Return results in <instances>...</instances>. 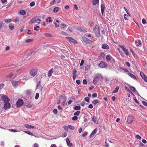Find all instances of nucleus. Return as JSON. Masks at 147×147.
I'll use <instances>...</instances> for the list:
<instances>
[{
    "label": "nucleus",
    "instance_id": "obj_40",
    "mask_svg": "<svg viewBox=\"0 0 147 147\" xmlns=\"http://www.w3.org/2000/svg\"><path fill=\"white\" fill-rule=\"evenodd\" d=\"M35 17V18H36V19L37 22V21H39V22H40L41 21L40 17V16H36Z\"/></svg>",
    "mask_w": 147,
    "mask_h": 147
},
{
    "label": "nucleus",
    "instance_id": "obj_33",
    "mask_svg": "<svg viewBox=\"0 0 147 147\" xmlns=\"http://www.w3.org/2000/svg\"><path fill=\"white\" fill-rule=\"evenodd\" d=\"M20 14L23 15H25L26 14V11L24 10H22L20 12Z\"/></svg>",
    "mask_w": 147,
    "mask_h": 147
},
{
    "label": "nucleus",
    "instance_id": "obj_10",
    "mask_svg": "<svg viewBox=\"0 0 147 147\" xmlns=\"http://www.w3.org/2000/svg\"><path fill=\"white\" fill-rule=\"evenodd\" d=\"M100 7H101V13L102 15H103L104 12V10L105 8V4L103 2H102V3H101V6H100Z\"/></svg>",
    "mask_w": 147,
    "mask_h": 147
},
{
    "label": "nucleus",
    "instance_id": "obj_63",
    "mask_svg": "<svg viewBox=\"0 0 147 147\" xmlns=\"http://www.w3.org/2000/svg\"><path fill=\"white\" fill-rule=\"evenodd\" d=\"M128 16L126 14L124 15V18L126 20H127L128 19L127 18V17H128Z\"/></svg>",
    "mask_w": 147,
    "mask_h": 147
},
{
    "label": "nucleus",
    "instance_id": "obj_3",
    "mask_svg": "<svg viewBox=\"0 0 147 147\" xmlns=\"http://www.w3.org/2000/svg\"><path fill=\"white\" fill-rule=\"evenodd\" d=\"M65 38L66 39L68 40L70 43L72 42L74 44H76L77 43V42L71 37H66Z\"/></svg>",
    "mask_w": 147,
    "mask_h": 147
},
{
    "label": "nucleus",
    "instance_id": "obj_5",
    "mask_svg": "<svg viewBox=\"0 0 147 147\" xmlns=\"http://www.w3.org/2000/svg\"><path fill=\"white\" fill-rule=\"evenodd\" d=\"M11 107V105L9 103V102H4L3 106V108L5 110H7L9 109Z\"/></svg>",
    "mask_w": 147,
    "mask_h": 147
},
{
    "label": "nucleus",
    "instance_id": "obj_34",
    "mask_svg": "<svg viewBox=\"0 0 147 147\" xmlns=\"http://www.w3.org/2000/svg\"><path fill=\"white\" fill-rule=\"evenodd\" d=\"M59 10V8L58 7H55L53 9V11L54 13H57Z\"/></svg>",
    "mask_w": 147,
    "mask_h": 147
},
{
    "label": "nucleus",
    "instance_id": "obj_57",
    "mask_svg": "<svg viewBox=\"0 0 147 147\" xmlns=\"http://www.w3.org/2000/svg\"><path fill=\"white\" fill-rule=\"evenodd\" d=\"M142 22L144 24H146V20L144 18H143L142 20Z\"/></svg>",
    "mask_w": 147,
    "mask_h": 147
},
{
    "label": "nucleus",
    "instance_id": "obj_4",
    "mask_svg": "<svg viewBox=\"0 0 147 147\" xmlns=\"http://www.w3.org/2000/svg\"><path fill=\"white\" fill-rule=\"evenodd\" d=\"M24 102L21 99H19L16 102L17 106L18 107H21L23 104Z\"/></svg>",
    "mask_w": 147,
    "mask_h": 147
},
{
    "label": "nucleus",
    "instance_id": "obj_37",
    "mask_svg": "<svg viewBox=\"0 0 147 147\" xmlns=\"http://www.w3.org/2000/svg\"><path fill=\"white\" fill-rule=\"evenodd\" d=\"M80 109H81L80 107V106H76L74 108V109L75 110H80Z\"/></svg>",
    "mask_w": 147,
    "mask_h": 147
},
{
    "label": "nucleus",
    "instance_id": "obj_30",
    "mask_svg": "<svg viewBox=\"0 0 147 147\" xmlns=\"http://www.w3.org/2000/svg\"><path fill=\"white\" fill-rule=\"evenodd\" d=\"M23 131L25 133H26V134H29L30 135L34 136L35 137H36V136H35L33 135V134L32 133H31L29 131Z\"/></svg>",
    "mask_w": 147,
    "mask_h": 147
},
{
    "label": "nucleus",
    "instance_id": "obj_47",
    "mask_svg": "<svg viewBox=\"0 0 147 147\" xmlns=\"http://www.w3.org/2000/svg\"><path fill=\"white\" fill-rule=\"evenodd\" d=\"M5 21L6 23H8L11 22L12 20L11 19H6L5 20Z\"/></svg>",
    "mask_w": 147,
    "mask_h": 147
},
{
    "label": "nucleus",
    "instance_id": "obj_62",
    "mask_svg": "<svg viewBox=\"0 0 147 147\" xmlns=\"http://www.w3.org/2000/svg\"><path fill=\"white\" fill-rule=\"evenodd\" d=\"M10 130L12 132H17L18 131L16 129H10Z\"/></svg>",
    "mask_w": 147,
    "mask_h": 147
},
{
    "label": "nucleus",
    "instance_id": "obj_11",
    "mask_svg": "<svg viewBox=\"0 0 147 147\" xmlns=\"http://www.w3.org/2000/svg\"><path fill=\"white\" fill-rule=\"evenodd\" d=\"M12 84L14 87H17L19 85V83L18 81H15L12 82Z\"/></svg>",
    "mask_w": 147,
    "mask_h": 147
},
{
    "label": "nucleus",
    "instance_id": "obj_64",
    "mask_svg": "<svg viewBox=\"0 0 147 147\" xmlns=\"http://www.w3.org/2000/svg\"><path fill=\"white\" fill-rule=\"evenodd\" d=\"M42 88H43L42 87V86L41 85H40L37 88L39 89L40 90H41V91L42 90Z\"/></svg>",
    "mask_w": 147,
    "mask_h": 147
},
{
    "label": "nucleus",
    "instance_id": "obj_54",
    "mask_svg": "<svg viewBox=\"0 0 147 147\" xmlns=\"http://www.w3.org/2000/svg\"><path fill=\"white\" fill-rule=\"evenodd\" d=\"M35 5V3L34 2L32 1L30 3V6L31 7H33Z\"/></svg>",
    "mask_w": 147,
    "mask_h": 147
},
{
    "label": "nucleus",
    "instance_id": "obj_55",
    "mask_svg": "<svg viewBox=\"0 0 147 147\" xmlns=\"http://www.w3.org/2000/svg\"><path fill=\"white\" fill-rule=\"evenodd\" d=\"M78 119V117L76 116H75L72 118V120L74 121H75L77 120Z\"/></svg>",
    "mask_w": 147,
    "mask_h": 147
},
{
    "label": "nucleus",
    "instance_id": "obj_25",
    "mask_svg": "<svg viewBox=\"0 0 147 147\" xmlns=\"http://www.w3.org/2000/svg\"><path fill=\"white\" fill-rule=\"evenodd\" d=\"M106 58L107 60L110 61L111 59H112V57L110 55H108L106 56Z\"/></svg>",
    "mask_w": 147,
    "mask_h": 147
},
{
    "label": "nucleus",
    "instance_id": "obj_22",
    "mask_svg": "<svg viewBox=\"0 0 147 147\" xmlns=\"http://www.w3.org/2000/svg\"><path fill=\"white\" fill-rule=\"evenodd\" d=\"M28 129H30V128H36L34 127V126H33L31 125H28V124H26L24 125Z\"/></svg>",
    "mask_w": 147,
    "mask_h": 147
},
{
    "label": "nucleus",
    "instance_id": "obj_17",
    "mask_svg": "<svg viewBox=\"0 0 147 147\" xmlns=\"http://www.w3.org/2000/svg\"><path fill=\"white\" fill-rule=\"evenodd\" d=\"M102 47L103 49H109V46L107 44H103L102 45Z\"/></svg>",
    "mask_w": 147,
    "mask_h": 147
},
{
    "label": "nucleus",
    "instance_id": "obj_44",
    "mask_svg": "<svg viewBox=\"0 0 147 147\" xmlns=\"http://www.w3.org/2000/svg\"><path fill=\"white\" fill-rule=\"evenodd\" d=\"M97 94L96 93H93L92 95V96L93 98H94L97 97Z\"/></svg>",
    "mask_w": 147,
    "mask_h": 147
},
{
    "label": "nucleus",
    "instance_id": "obj_38",
    "mask_svg": "<svg viewBox=\"0 0 147 147\" xmlns=\"http://www.w3.org/2000/svg\"><path fill=\"white\" fill-rule=\"evenodd\" d=\"M98 100L96 99L94 100L92 102V103L93 104L96 105V104L97 103H98Z\"/></svg>",
    "mask_w": 147,
    "mask_h": 147
},
{
    "label": "nucleus",
    "instance_id": "obj_27",
    "mask_svg": "<svg viewBox=\"0 0 147 147\" xmlns=\"http://www.w3.org/2000/svg\"><path fill=\"white\" fill-rule=\"evenodd\" d=\"M92 121L95 123H97L98 121L97 120V119L94 116H93L92 118Z\"/></svg>",
    "mask_w": 147,
    "mask_h": 147
},
{
    "label": "nucleus",
    "instance_id": "obj_8",
    "mask_svg": "<svg viewBox=\"0 0 147 147\" xmlns=\"http://www.w3.org/2000/svg\"><path fill=\"white\" fill-rule=\"evenodd\" d=\"M119 47L123 49L127 55H128L129 53L128 50L127 49H126L123 45H120Z\"/></svg>",
    "mask_w": 147,
    "mask_h": 147
},
{
    "label": "nucleus",
    "instance_id": "obj_41",
    "mask_svg": "<svg viewBox=\"0 0 147 147\" xmlns=\"http://www.w3.org/2000/svg\"><path fill=\"white\" fill-rule=\"evenodd\" d=\"M33 41V39H29L26 40L25 42H26L29 43L32 42Z\"/></svg>",
    "mask_w": 147,
    "mask_h": 147
},
{
    "label": "nucleus",
    "instance_id": "obj_15",
    "mask_svg": "<svg viewBox=\"0 0 147 147\" xmlns=\"http://www.w3.org/2000/svg\"><path fill=\"white\" fill-rule=\"evenodd\" d=\"M66 141L67 144L69 146L71 147L73 146L72 144L70 142L68 138H67L66 139Z\"/></svg>",
    "mask_w": 147,
    "mask_h": 147
},
{
    "label": "nucleus",
    "instance_id": "obj_16",
    "mask_svg": "<svg viewBox=\"0 0 147 147\" xmlns=\"http://www.w3.org/2000/svg\"><path fill=\"white\" fill-rule=\"evenodd\" d=\"M76 29L83 32H87V31L85 29L79 27H76Z\"/></svg>",
    "mask_w": 147,
    "mask_h": 147
},
{
    "label": "nucleus",
    "instance_id": "obj_52",
    "mask_svg": "<svg viewBox=\"0 0 147 147\" xmlns=\"http://www.w3.org/2000/svg\"><path fill=\"white\" fill-rule=\"evenodd\" d=\"M61 34L65 36H67L68 35V34L67 33L64 31L61 32Z\"/></svg>",
    "mask_w": 147,
    "mask_h": 147
},
{
    "label": "nucleus",
    "instance_id": "obj_21",
    "mask_svg": "<svg viewBox=\"0 0 147 147\" xmlns=\"http://www.w3.org/2000/svg\"><path fill=\"white\" fill-rule=\"evenodd\" d=\"M99 80V78L98 76L96 77L94 79L93 82L94 84H97Z\"/></svg>",
    "mask_w": 147,
    "mask_h": 147
},
{
    "label": "nucleus",
    "instance_id": "obj_2",
    "mask_svg": "<svg viewBox=\"0 0 147 147\" xmlns=\"http://www.w3.org/2000/svg\"><path fill=\"white\" fill-rule=\"evenodd\" d=\"M134 120V117L132 116L129 115L127 117L126 122L129 124H131Z\"/></svg>",
    "mask_w": 147,
    "mask_h": 147
},
{
    "label": "nucleus",
    "instance_id": "obj_28",
    "mask_svg": "<svg viewBox=\"0 0 147 147\" xmlns=\"http://www.w3.org/2000/svg\"><path fill=\"white\" fill-rule=\"evenodd\" d=\"M44 35L47 37H52V35L51 34L47 33H45L44 34Z\"/></svg>",
    "mask_w": 147,
    "mask_h": 147
},
{
    "label": "nucleus",
    "instance_id": "obj_59",
    "mask_svg": "<svg viewBox=\"0 0 147 147\" xmlns=\"http://www.w3.org/2000/svg\"><path fill=\"white\" fill-rule=\"evenodd\" d=\"M83 83L84 84L86 85L87 84V82L86 80L84 79L83 81Z\"/></svg>",
    "mask_w": 147,
    "mask_h": 147
},
{
    "label": "nucleus",
    "instance_id": "obj_13",
    "mask_svg": "<svg viewBox=\"0 0 147 147\" xmlns=\"http://www.w3.org/2000/svg\"><path fill=\"white\" fill-rule=\"evenodd\" d=\"M60 97H62L63 98V102H62V104L63 105L65 106L66 105V104L65 103V102L66 100V98L65 96L64 95H61L60 96Z\"/></svg>",
    "mask_w": 147,
    "mask_h": 147
},
{
    "label": "nucleus",
    "instance_id": "obj_39",
    "mask_svg": "<svg viewBox=\"0 0 147 147\" xmlns=\"http://www.w3.org/2000/svg\"><path fill=\"white\" fill-rule=\"evenodd\" d=\"M40 27L38 26H36L34 28V29L35 30L38 31L39 30Z\"/></svg>",
    "mask_w": 147,
    "mask_h": 147
},
{
    "label": "nucleus",
    "instance_id": "obj_56",
    "mask_svg": "<svg viewBox=\"0 0 147 147\" xmlns=\"http://www.w3.org/2000/svg\"><path fill=\"white\" fill-rule=\"evenodd\" d=\"M39 96V94L38 93H36V96H35V99L36 100L38 98Z\"/></svg>",
    "mask_w": 147,
    "mask_h": 147
},
{
    "label": "nucleus",
    "instance_id": "obj_24",
    "mask_svg": "<svg viewBox=\"0 0 147 147\" xmlns=\"http://www.w3.org/2000/svg\"><path fill=\"white\" fill-rule=\"evenodd\" d=\"M128 75L129 76L133 78L134 79H136V77L133 74L131 73L130 72H129V73H127Z\"/></svg>",
    "mask_w": 147,
    "mask_h": 147
},
{
    "label": "nucleus",
    "instance_id": "obj_32",
    "mask_svg": "<svg viewBox=\"0 0 147 147\" xmlns=\"http://www.w3.org/2000/svg\"><path fill=\"white\" fill-rule=\"evenodd\" d=\"M32 105H33L32 103L31 102H29L28 104H27L26 105V107H28L31 108V107H32Z\"/></svg>",
    "mask_w": 147,
    "mask_h": 147
},
{
    "label": "nucleus",
    "instance_id": "obj_9",
    "mask_svg": "<svg viewBox=\"0 0 147 147\" xmlns=\"http://www.w3.org/2000/svg\"><path fill=\"white\" fill-rule=\"evenodd\" d=\"M1 99L3 100L4 102H9L10 101L9 99L8 98V97L5 95H3L1 97Z\"/></svg>",
    "mask_w": 147,
    "mask_h": 147
},
{
    "label": "nucleus",
    "instance_id": "obj_46",
    "mask_svg": "<svg viewBox=\"0 0 147 147\" xmlns=\"http://www.w3.org/2000/svg\"><path fill=\"white\" fill-rule=\"evenodd\" d=\"M47 22H52V20H51V17H49L46 20Z\"/></svg>",
    "mask_w": 147,
    "mask_h": 147
},
{
    "label": "nucleus",
    "instance_id": "obj_7",
    "mask_svg": "<svg viewBox=\"0 0 147 147\" xmlns=\"http://www.w3.org/2000/svg\"><path fill=\"white\" fill-rule=\"evenodd\" d=\"M37 69L31 70L30 72V75L33 76H34L37 74Z\"/></svg>",
    "mask_w": 147,
    "mask_h": 147
},
{
    "label": "nucleus",
    "instance_id": "obj_58",
    "mask_svg": "<svg viewBox=\"0 0 147 147\" xmlns=\"http://www.w3.org/2000/svg\"><path fill=\"white\" fill-rule=\"evenodd\" d=\"M142 104L145 106L147 107V102H146L143 101L142 102Z\"/></svg>",
    "mask_w": 147,
    "mask_h": 147
},
{
    "label": "nucleus",
    "instance_id": "obj_48",
    "mask_svg": "<svg viewBox=\"0 0 147 147\" xmlns=\"http://www.w3.org/2000/svg\"><path fill=\"white\" fill-rule=\"evenodd\" d=\"M13 75V74L12 73H10L9 74V75H8V76H7V78H10L12 77Z\"/></svg>",
    "mask_w": 147,
    "mask_h": 147
},
{
    "label": "nucleus",
    "instance_id": "obj_1",
    "mask_svg": "<svg viewBox=\"0 0 147 147\" xmlns=\"http://www.w3.org/2000/svg\"><path fill=\"white\" fill-rule=\"evenodd\" d=\"M93 30L94 32L95 33L96 36L98 37H100V30L98 25H95L93 27Z\"/></svg>",
    "mask_w": 147,
    "mask_h": 147
},
{
    "label": "nucleus",
    "instance_id": "obj_12",
    "mask_svg": "<svg viewBox=\"0 0 147 147\" xmlns=\"http://www.w3.org/2000/svg\"><path fill=\"white\" fill-rule=\"evenodd\" d=\"M74 70L73 71V79L74 80L75 79V78L76 77L78 76V75H77V71H76V69L75 68L74 69Z\"/></svg>",
    "mask_w": 147,
    "mask_h": 147
},
{
    "label": "nucleus",
    "instance_id": "obj_60",
    "mask_svg": "<svg viewBox=\"0 0 147 147\" xmlns=\"http://www.w3.org/2000/svg\"><path fill=\"white\" fill-rule=\"evenodd\" d=\"M140 75L142 78H143V77L145 76L144 73L142 71L140 72Z\"/></svg>",
    "mask_w": 147,
    "mask_h": 147
},
{
    "label": "nucleus",
    "instance_id": "obj_45",
    "mask_svg": "<svg viewBox=\"0 0 147 147\" xmlns=\"http://www.w3.org/2000/svg\"><path fill=\"white\" fill-rule=\"evenodd\" d=\"M68 127L70 129L74 130L75 129V127L71 125H68Z\"/></svg>",
    "mask_w": 147,
    "mask_h": 147
},
{
    "label": "nucleus",
    "instance_id": "obj_26",
    "mask_svg": "<svg viewBox=\"0 0 147 147\" xmlns=\"http://www.w3.org/2000/svg\"><path fill=\"white\" fill-rule=\"evenodd\" d=\"M119 87L118 86H117L115 88V89L112 92V93H115L117 92L119 90Z\"/></svg>",
    "mask_w": 147,
    "mask_h": 147
},
{
    "label": "nucleus",
    "instance_id": "obj_42",
    "mask_svg": "<svg viewBox=\"0 0 147 147\" xmlns=\"http://www.w3.org/2000/svg\"><path fill=\"white\" fill-rule=\"evenodd\" d=\"M80 112L79 111H77L74 114V115L75 116H78L80 115Z\"/></svg>",
    "mask_w": 147,
    "mask_h": 147
},
{
    "label": "nucleus",
    "instance_id": "obj_61",
    "mask_svg": "<svg viewBox=\"0 0 147 147\" xmlns=\"http://www.w3.org/2000/svg\"><path fill=\"white\" fill-rule=\"evenodd\" d=\"M144 79V80L146 82H147V77L145 76L142 78Z\"/></svg>",
    "mask_w": 147,
    "mask_h": 147
},
{
    "label": "nucleus",
    "instance_id": "obj_51",
    "mask_svg": "<svg viewBox=\"0 0 147 147\" xmlns=\"http://www.w3.org/2000/svg\"><path fill=\"white\" fill-rule=\"evenodd\" d=\"M122 69L124 70V72H127V73L130 72L129 71L126 69L122 68Z\"/></svg>",
    "mask_w": 147,
    "mask_h": 147
},
{
    "label": "nucleus",
    "instance_id": "obj_19",
    "mask_svg": "<svg viewBox=\"0 0 147 147\" xmlns=\"http://www.w3.org/2000/svg\"><path fill=\"white\" fill-rule=\"evenodd\" d=\"M135 42L137 47H138L139 45H141L142 44L141 41L140 40H136Z\"/></svg>",
    "mask_w": 147,
    "mask_h": 147
},
{
    "label": "nucleus",
    "instance_id": "obj_20",
    "mask_svg": "<svg viewBox=\"0 0 147 147\" xmlns=\"http://www.w3.org/2000/svg\"><path fill=\"white\" fill-rule=\"evenodd\" d=\"M36 20L35 17L33 18L30 21L29 23L30 24H33L36 22Z\"/></svg>",
    "mask_w": 147,
    "mask_h": 147
},
{
    "label": "nucleus",
    "instance_id": "obj_14",
    "mask_svg": "<svg viewBox=\"0 0 147 147\" xmlns=\"http://www.w3.org/2000/svg\"><path fill=\"white\" fill-rule=\"evenodd\" d=\"M82 39L83 41L86 43H89L91 40L85 37H83Z\"/></svg>",
    "mask_w": 147,
    "mask_h": 147
},
{
    "label": "nucleus",
    "instance_id": "obj_6",
    "mask_svg": "<svg viewBox=\"0 0 147 147\" xmlns=\"http://www.w3.org/2000/svg\"><path fill=\"white\" fill-rule=\"evenodd\" d=\"M99 66L101 68H105L107 66V64L105 62L101 61L99 64Z\"/></svg>",
    "mask_w": 147,
    "mask_h": 147
},
{
    "label": "nucleus",
    "instance_id": "obj_23",
    "mask_svg": "<svg viewBox=\"0 0 147 147\" xmlns=\"http://www.w3.org/2000/svg\"><path fill=\"white\" fill-rule=\"evenodd\" d=\"M53 72V69L52 68L50 69L48 73V76L49 77H50L52 74Z\"/></svg>",
    "mask_w": 147,
    "mask_h": 147
},
{
    "label": "nucleus",
    "instance_id": "obj_53",
    "mask_svg": "<svg viewBox=\"0 0 147 147\" xmlns=\"http://www.w3.org/2000/svg\"><path fill=\"white\" fill-rule=\"evenodd\" d=\"M89 99H90L89 97H86L84 99V100L88 102H89Z\"/></svg>",
    "mask_w": 147,
    "mask_h": 147
},
{
    "label": "nucleus",
    "instance_id": "obj_49",
    "mask_svg": "<svg viewBox=\"0 0 147 147\" xmlns=\"http://www.w3.org/2000/svg\"><path fill=\"white\" fill-rule=\"evenodd\" d=\"M135 137L136 138L139 140H141L142 138L138 134L136 135Z\"/></svg>",
    "mask_w": 147,
    "mask_h": 147
},
{
    "label": "nucleus",
    "instance_id": "obj_18",
    "mask_svg": "<svg viewBox=\"0 0 147 147\" xmlns=\"http://www.w3.org/2000/svg\"><path fill=\"white\" fill-rule=\"evenodd\" d=\"M97 130V129L96 128L93 130L90 135V138H91L94 136V134L96 133Z\"/></svg>",
    "mask_w": 147,
    "mask_h": 147
},
{
    "label": "nucleus",
    "instance_id": "obj_29",
    "mask_svg": "<svg viewBox=\"0 0 147 147\" xmlns=\"http://www.w3.org/2000/svg\"><path fill=\"white\" fill-rule=\"evenodd\" d=\"M9 26L10 30H13L14 28V24L12 23L9 24Z\"/></svg>",
    "mask_w": 147,
    "mask_h": 147
},
{
    "label": "nucleus",
    "instance_id": "obj_36",
    "mask_svg": "<svg viewBox=\"0 0 147 147\" xmlns=\"http://www.w3.org/2000/svg\"><path fill=\"white\" fill-rule=\"evenodd\" d=\"M125 89L127 90L129 93L132 94L133 95H134V94L132 93L131 91L129 89L128 87L127 86H125Z\"/></svg>",
    "mask_w": 147,
    "mask_h": 147
},
{
    "label": "nucleus",
    "instance_id": "obj_43",
    "mask_svg": "<svg viewBox=\"0 0 147 147\" xmlns=\"http://www.w3.org/2000/svg\"><path fill=\"white\" fill-rule=\"evenodd\" d=\"M90 65H86L85 67V70H88L90 67Z\"/></svg>",
    "mask_w": 147,
    "mask_h": 147
},
{
    "label": "nucleus",
    "instance_id": "obj_50",
    "mask_svg": "<svg viewBox=\"0 0 147 147\" xmlns=\"http://www.w3.org/2000/svg\"><path fill=\"white\" fill-rule=\"evenodd\" d=\"M40 84H41V82H40V80L37 83L36 89L40 85H41Z\"/></svg>",
    "mask_w": 147,
    "mask_h": 147
},
{
    "label": "nucleus",
    "instance_id": "obj_35",
    "mask_svg": "<svg viewBox=\"0 0 147 147\" xmlns=\"http://www.w3.org/2000/svg\"><path fill=\"white\" fill-rule=\"evenodd\" d=\"M93 5H95L99 3V0H93Z\"/></svg>",
    "mask_w": 147,
    "mask_h": 147
},
{
    "label": "nucleus",
    "instance_id": "obj_31",
    "mask_svg": "<svg viewBox=\"0 0 147 147\" xmlns=\"http://www.w3.org/2000/svg\"><path fill=\"white\" fill-rule=\"evenodd\" d=\"M129 88L134 92H137V91H136V90L134 87L132 86H130L129 87Z\"/></svg>",
    "mask_w": 147,
    "mask_h": 147
}]
</instances>
